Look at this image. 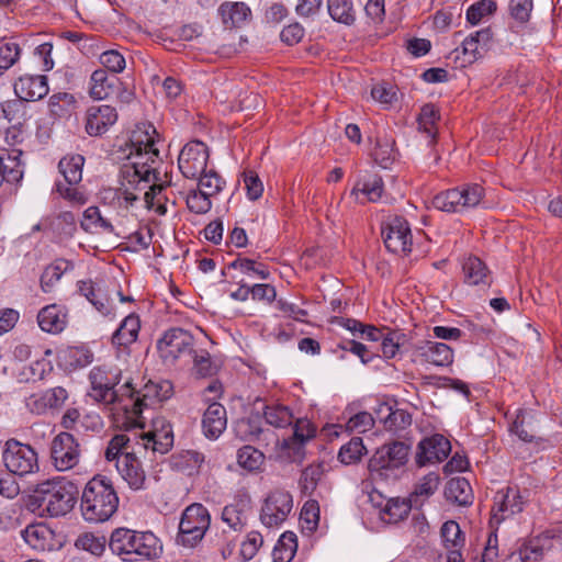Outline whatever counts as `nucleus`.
<instances>
[{
  "label": "nucleus",
  "instance_id": "obj_1",
  "mask_svg": "<svg viewBox=\"0 0 562 562\" xmlns=\"http://www.w3.org/2000/svg\"><path fill=\"white\" fill-rule=\"evenodd\" d=\"M151 169H144L142 162H125L121 168V187L115 190L113 200L115 204L124 210L135 207L137 203L144 201L147 209L155 206V196L160 194L164 184L161 172Z\"/></svg>",
  "mask_w": 562,
  "mask_h": 562
},
{
  "label": "nucleus",
  "instance_id": "obj_2",
  "mask_svg": "<svg viewBox=\"0 0 562 562\" xmlns=\"http://www.w3.org/2000/svg\"><path fill=\"white\" fill-rule=\"evenodd\" d=\"M78 495V487L71 481L64 477L46 480L38 483L30 495L29 507L41 515L60 517L74 509Z\"/></svg>",
  "mask_w": 562,
  "mask_h": 562
},
{
  "label": "nucleus",
  "instance_id": "obj_3",
  "mask_svg": "<svg viewBox=\"0 0 562 562\" xmlns=\"http://www.w3.org/2000/svg\"><path fill=\"white\" fill-rule=\"evenodd\" d=\"M122 372L115 367H94L89 373L91 384L88 395L95 402L113 405V409L123 412L126 417L127 407L133 404V387L130 382L116 387Z\"/></svg>",
  "mask_w": 562,
  "mask_h": 562
},
{
  "label": "nucleus",
  "instance_id": "obj_4",
  "mask_svg": "<svg viewBox=\"0 0 562 562\" xmlns=\"http://www.w3.org/2000/svg\"><path fill=\"white\" fill-rule=\"evenodd\" d=\"M119 496L111 479L98 474L86 484L80 502V510L88 522L108 521L117 510Z\"/></svg>",
  "mask_w": 562,
  "mask_h": 562
},
{
  "label": "nucleus",
  "instance_id": "obj_5",
  "mask_svg": "<svg viewBox=\"0 0 562 562\" xmlns=\"http://www.w3.org/2000/svg\"><path fill=\"white\" fill-rule=\"evenodd\" d=\"M109 548L126 561L155 560L162 553V543L151 531H137L125 527L112 531Z\"/></svg>",
  "mask_w": 562,
  "mask_h": 562
},
{
  "label": "nucleus",
  "instance_id": "obj_6",
  "mask_svg": "<svg viewBox=\"0 0 562 562\" xmlns=\"http://www.w3.org/2000/svg\"><path fill=\"white\" fill-rule=\"evenodd\" d=\"M158 137L159 135L150 122L136 124L128 139L131 153L127 156V162H143L144 169H151V165L154 171L161 172L162 161L159 157V149L156 147Z\"/></svg>",
  "mask_w": 562,
  "mask_h": 562
},
{
  "label": "nucleus",
  "instance_id": "obj_7",
  "mask_svg": "<svg viewBox=\"0 0 562 562\" xmlns=\"http://www.w3.org/2000/svg\"><path fill=\"white\" fill-rule=\"evenodd\" d=\"M409 447L401 441L383 445L370 458L368 469L372 480H396L408 460Z\"/></svg>",
  "mask_w": 562,
  "mask_h": 562
},
{
  "label": "nucleus",
  "instance_id": "obj_8",
  "mask_svg": "<svg viewBox=\"0 0 562 562\" xmlns=\"http://www.w3.org/2000/svg\"><path fill=\"white\" fill-rule=\"evenodd\" d=\"M485 190L481 184L467 183L435 195L432 204L448 213H463L476 207L483 200Z\"/></svg>",
  "mask_w": 562,
  "mask_h": 562
},
{
  "label": "nucleus",
  "instance_id": "obj_9",
  "mask_svg": "<svg viewBox=\"0 0 562 562\" xmlns=\"http://www.w3.org/2000/svg\"><path fill=\"white\" fill-rule=\"evenodd\" d=\"M211 516L206 507L194 503L189 505L182 513L177 542L184 547H195L210 528Z\"/></svg>",
  "mask_w": 562,
  "mask_h": 562
},
{
  "label": "nucleus",
  "instance_id": "obj_10",
  "mask_svg": "<svg viewBox=\"0 0 562 562\" xmlns=\"http://www.w3.org/2000/svg\"><path fill=\"white\" fill-rule=\"evenodd\" d=\"M172 394V385L168 381L161 383L148 382L143 390L135 392L133 389V404L127 407L126 418L123 425L127 428L143 427L142 412L144 407L160 403Z\"/></svg>",
  "mask_w": 562,
  "mask_h": 562
},
{
  "label": "nucleus",
  "instance_id": "obj_11",
  "mask_svg": "<svg viewBox=\"0 0 562 562\" xmlns=\"http://www.w3.org/2000/svg\"><path fill=\"white\" fill-rule=\"evenodd\" d=\"M2 461L7 470L15 475L24 476L38 471V454L29 443H23L15 438L4 442Z\"/></svg>",
  "mask_w": 562,
  "mask_h": 562
},
{
  "label": "nucleus",
  "instance_id": "obj_12",
  "mask_svg": "<svg viewBox=\"0 0 562 562\" xmlns=\"http://www.w3.org/2000/svg\"><path fill=\"white\" fill-rule=\"evenodd\" d=\"M134 440L136 446L145 452L150 451L154 456L166 454L173 446L172 426L164 417H157L153 419L151 429L138 436L135 435Z\"/></svg>",
  "mask_w": 562,
  "mask_h": 562
},
{
  "label": "nucleus",
  "instance_id": "obj_13",
  "mask_svg": "<svg viewBox=\"0 0 562 562\" xmlns=\"http://www.w3.org/2000/svg\"><path fill=\"white\" fill-rule=\"evenodd\" d=\"M385 248L398 256H408L413 247L409 223L403 216H392L382 227Z\"/></svg>",
  "mask_w": 562,
  "mask_h": 562
},
{
  "label": "nucleus",
  "instance_id": "obj_14",
  "mask_svg": "<svg viewBox=\"0 0 562 562\" xmlns=\"http://www.w3.org/2000/svg\"><path fill=\"white\" fill-rule=\"evenodd\" d=\"M194 338L182 328L167 330L157 342L160 358L167 364H173L178 359L190 356L193 351Z\"/></svg>",
  "mask_w": 562,
  "mask_h": 562
},
{
  "label": "nucleus",
  "instance_id": "obj_15",
  "mask_svg": "<svg viewBox=\"0 0 562 562\" xmlns=\"http://www.w3.org/2000/svg\"><path fill=\"white\" fill-rule=\"evenodd\" d=\"M293 508V497L285 490H274L268 494L260 512L261 522L269 528L282 525Z\"/></svg>",
  "mask_w": 562,
  "mask_h": 562
},
{
  "label": "nucleus",
  "instance_id": "obj_16",
  "mask_svg": "<svg viewBox=\"0 0 562 562\" xmlns=\"http://www.w3.org/2000/svg\"><path fill=\"white\" fill-rule=\"evenodd\" d=\"M207 146L201 140H191L183 146L178 157V167L187 179H198L209 161Z\"/></svg>",
  "mask_w": 562,
  "mask_h": 562
},
{
  "label": "nucleus",
  "instance_id": "obj_17",
  "mask_svg": "<svg viewBox=\"0 0 562 562\" xmlns=\"http://www.w3.org/2000/svg\"><path fill=\"white\" fill-rule=\"evenodd\" d=\"M50 458L58 471L75 468L80 460V449L77 439L69 432L58 434L52 441Z\"/></svg>",
  "mask_w": 562,
  "mask_h": 562
},
{
  "label": "nucleus",
  "instance_id": "obj_18",
  "mask_svg": "<svg viewBox=\"0 0 562 562\" xmlns=\"http://www.w3.org/2000/svg\"><path fill=\"white\" fill-rule=\"evenodd\" d=\"M139 452L140 448L133 447L131 453H125L115 463L120 476L133 491L146 487V472L137 456Z\"/></svg>",
  "mask_w": 562,
  "mask_h": 562
},
{
  "label": "nucleus",
  "instance_id": "obj_19",
  "mask_svg": "<svg viewBox=\"0 0 562 562\" xmlns=\"http://www.w3.org/2000/svg\"><path fill=\"white\" fill-rule=\"evenodd\" d=\"M451 451L450 441L442 435L436 434L423 439L417 447L416 463L424 467L443 461Z\"/></svg>",
  "mask_w": 562,
  "mask_h": 562
},
{
  "label": "nucleus",
  "instance_id": "obj_20",
  "mask_svg": "<svg viewBox=\"0 0 562 562\" xmlns=\"http://www.w3.org/2000/svg\"><path fill=\"white\" fill-rule=\"evenodd\" d=\"M522 510V501L519 491L507 487L506 491H498L494 497L492 507L491 525H499L509 516Z\"/></svg>",
  "mask_w": 562,
  "mask_h": 562
},
{
  "label": "nucleus",
  "instance_id": "obj_21",
  "mask_svg": "<svg viewBox=\"0 0 562 562\" xmlns=\"http://www.w3.org/2000/svg\"><path fill=\"white\" fill-rule=\"evenodd\" d=\"M117 121L116 109L102 104L92 105L86 112V132L90 136H101Z\"/></svg>",
  "mask_w": 562,
  "mask_h": 562
},
{
  "label": "nucleus",
  "instance_id": "obj_22",
  "mask_svg": "<svg viewBox=\"0 0 562 562\" xmlns=\"http://www.w3.org/2000/svg\"><path fill=\"white\" fill-rule=\"evenodd\" d=\"M69 398V391L64 386H54L37 394H32L26 400V406L37 415L48 409H59Z\"/></svg>",
  "mask_w": 562,
  "mask_h": 562
},
{
  "label": "nucleus",
  "instance_id": "obj_23",
  "mask_svg": "<svg viewBox=\"0 0 562 562\" xmlns=\"http://www.w3.org/2000/svg\"><path fill=\"white\" fill-rule=\"evenodd\" d=\"M14 93L21 101L34 102L43 99L49 91L44 75H24L14 82Z\"/></svg>",
  "mask_w": 562,
  "mask_h": 562
},
{
  "label": "nucleus",
  "instance_id": "obj_24",
  "mask_svg": "<svg viewBox=\"0 0 562 562\" xmlns=\"http://www.w3.org/2000/svg\"><path fill=\"white\" fill-rule=\"evenodd\" d=\"M384 191L382 178L376 173H366L361 176L355 183L350 198L356 203L366 204L368 202H376L381 199Z\"/></svg>",
  "mask_w": 562,
  "mask_h": 562
},
{
  "label": "nucleus",
  "instance_id": "obj_25",
  "mask_svg": "<svg viewBox=\"0 0 562 562\" xmlns=\"http://www.w3.org/2000/svg\"><path fill=\"white\" fill-rule=\"evenodd\" d=\"M493 38L491 29H482L465 37L461 45L463 64H473L488 50Z\"/></svg>",
  "mask_w": 562,
  "mask_h": 562
},
{
  "label": "nucleus",
  "instance_id": "obj_26",
  "mask_svg": "<svg viewBox=\"0 0 562 562\" xmlns=\"http://www.w3.org/2000/svg\"><path fill=\"white\" fill-rule=\"evenodd\" d=\"M68 313L66 307L50 304L43 307L37 315V323L42 330L49 334L61 333L67 325Z\"/></svg>",
  "mask_w": 562,
  "mask_h": 562
},
{
  "label": "nucleus",
  "instance_id": "obj_27",
  "mask_svg": "<svg viewBox=\"0 0 562 562\" xmlns=\"http://www.w3.org/2000/svg\"><path fill=\"white\" fill-rule=\"evenodd\" d=\"M54 536V531L44 522L31 524L22 531L25 542L38 552L53 549Z\"/></svg>",
  "mask_w": 562,
  "mask_h": 562
},
{
  "label": "nucleus",
  "instance_id": "obj_28",
  "mask_svg": "<svg viewBox=\"0 0 562 562\" xmlns=\"http://www.w3.org/2000/svg\"><path fill=\"white\" fill-rule=\"evenodd\" d=\"M226 424L225 407L217 402L210 404L202 418L203 434L210 439H216L225 430Z\"/></svg>",
  "mask_w": 562,
  "mask_h": 562
},
{
  "label": "nucleus",
  "instance_id": "obj_29",
  "mask_svg": "<svg viewBox=\"0 0 562 562\" xmlns=\"http://www.w3.org/2000/svg\"><path fill=\"white\" fill-rule=\"evenodd\" d=\"M375 415L390 431L404 430L412 424V416L407 411L393 408L387 403L379 404Z\"/></svg>",
  "mask_w": 562,
  "mask_h": 562
},
{
  "label": "nucleus",
  "instance_id": "obj_30",
  "mask_svg": "<svg viewBox=\"0 0 562 562\" xmlns=\"http://www.w3.org/2000/svg\"><path fill=\"white\" fill-rule=\"evenodd\" d=\"M417 351L425 362L436 367H447L453 361V350L445 342L426 341Z\"/></svg>",
  "mask_w": 562,
  "mask_h": 562
},
{
  "label": "nucleus",
  "instance_id": "obj_31",
  "mask_svg": "<svg viewBox=\"0 0 562 562\" xmlns=\"http://www.w3.org/2000/svg\"><path fill=\"white\" fill-rule=\"evenodd\" d=\"M218 14L225 29L240 27L251 16V10L245 2H223Z\"/></svg>",
  "mask_w": 562,
  "mask_h": 562
},
{
  "label": "nucleus",
  "instance_id": "obj_32",
  "mask_svg": "<svg viewBox=\"0 0 562 562\" xmlns=\"http://www.w3.org/2000/svg\"><path fill=\"white\" fill-rule=\"evenodd\" d=\"M463 281L469 285L488 286L492 283L487 266L475 256H470L462 263Z\"/></svg>",
  "mask_w": 562,
  "mask_h": 562
},
{
  "label": "nucleus",
  "instance_id": "obj_33",
  "mask_svg": "<svg viewBox=\"0 0 562 562\" xmlns=\"http://www.w3.org/2000/svg\"><path fill=\"white\" fill-rule=\"evenodd\" d=\"M249 507V499H237L223 508L222 520L234 531H243L247 525Z\"/></svg>",
  "mask_w": 562,
  "mask_h": 562
},
{
  "label": "nucleus",
  "instance_id": "obj_34",
  "mask_svg": "<svg viewBox=\"0 0 562 562\" xmlns=\"http://www.w3.org/2000/svg\"><path fill=\"white\" fill-rule=\"evenodd\" d=\"M140 329L139 316L132 313L127 315L112 336V344L117 347H128L138 338Z\"/></svg>",
  "mask_w": 562,
  "mask_h": 562
},
{
  "label": "nucleus",
  "instance_id": "obj_35",
  "mask_svg": "<svg viewBox=\"0 0 562 562\" xmlns=\"http://www.w3.org/2000/svg\"><path fill=\"white\" fill-rule=\"evenodd\" d=\"M445 496L448 501L459 506L470 505L473 501L471 485L464 477L451 479L446 485Z\"/></svg>",
  "mask_w": 562,
  "mask_h": 562
},
{
  "label": "nucleus",
  "instance_id": "obj_36",
  "mask_svg": "<svg viewBox=\"0 0 562 562\" xmlns=\"http://www.w3.org/2000/svg\"><path fill=\"white\" fill-rule=\"evenodd\" d=\"M81 227L90 234H114V226L108 218L101 215L97 206H89L83 212Z\"/></svg>",
  "mask_w": 562,
  "mask_h": 562
},
{
  "label": "nucleus",
  "instance_id": "obj_37",
  "mask_svg": "<svg viewBox=\"0 0 562 562\" xmlns=\"http://www.w3.org/2000/svg\"><path fill=\"white\" fill-rule=\"evenodd\" d=\"M440 484V476L436 472H430L423 476L415 485L414 491L411 493V502L415 507H420L435 492Z\"/></svg>",
  "mask_w": 562,
  "mask_h": 562
},
{
  "label": "nucleus",
  "instance_id": "obj_38",
  "mask_svg": "<svg viewBox=\"0 0 562 562\" xmlns=\"http://www.w3.org/2000/svg\"><path fill=\"white\" fill-rule=\"evenodd\" d=\"M116 78H110L105 69H97L90 77V97L94 100H103L109 98L113 91Z\"/></svg>",
  "mask_w": 562,
  "mask_h": 562
},
{
  "label": "nucleus",
  "instance_id": "obj_39",
  "mask_svg": "<svg viewBox=\"0 0 562 562\" xmlns=\"http://www.w3.org/2000/svg\"><path fill=\"white\" fill-rule=\"evenodd\" d=\"M83 165L85 157L79 154L66 155L60 159L58 169L67 184L76 186L81 181Z\"/></svg>",
  "mask_w": 562,
  "mask_h": 562
},
{
  "label": "nucleus",
  "instance_id": "obj_40",
  "mask_svg": "<svg viewBox=\"0 0 562 562\" xmlns=\"http://www.w3.org/2000/svg\"><path fill=\"white\" fill-rule=\"evenodd\" d=\"M229 269L239 270L251 279L269 280L270 270L267 265L254 259L238 256L234 261L228 265Z\"/></svg>",
  "mask_w": 562,
  "mask_h": 562
},
{
  "label": "nucleus",
  "instance_id": "obj_41",
  "mask_svg": "<svg viewBox=\"0 0 562 562\" xmlns=\"http://www.w3.org/2000/svg\"><path fill=\"white\" fill-rule=\"evenodd\" d=\"M74 269V263L67 259H56L52 265L47 266L41 276V288L44 292H50L61 276Z\"/></svg>",
  "mask_w": 562,
  "mask_h": 562
},
{
  "label": "nucleus",
  "instance_id": "obj_42",
  "mask_svg": "<svg viewBox=\"0 0 562 562\" xmlns=\"http://www.w3.org/2000/svg\"><path fill=\"white\" fill-rule=\"evenodd\" d=\"M535 415L526 409H518L510 426V431L525 442H532L536 439L533 428Z\"/></svg>",
  "mask_w": 562,
  "mask_h": 562
},
{
  "label": "nucleus",
  "instance_id": "obj_43",
  "mask_svg": "<svg viewBox=\"0 0 562 562\" xmlns=\"http://www.w3.org/2000/svg\"><path fill=\"white\" fill-rule=\"evenodd\" d=\"M263 417L267 424L274 428H285L294 422V416L290 407L282 404L266 405Z\"/></svg>",
  "mask_w": 562,
  "mask_h": 562
},
{
  "label": "nucleus",
  "instance_id": "obj_44",
  "mask_svg": "<svg viewBox=\"0 0 562 562\" xmlns=\"http://www.w3.org/2000/svg\"><path fill=\"white\" fill-rule=\"evenodd\" d=\"M133 447H136V440L132 439L130 436L125 434L115 435L109 442L104 457L108 461H115L124 456L125 453H131Z\"/></svg>",
  "mask_w": 562,
  "mask_h": 562
},
{
  "label": "nucleus",
  "instance_id": "obj_45",
  "mask_svg": "<svg viewBox=\"0 0 562 562\" xmlns=\"http://www.w3.org/2000/svg\"><path fill=\"white\" fill-rule=\"evenodd\" d=\"M79 424L87 428L91 427L92 429H99L101 427L100 417L98 415H86L81 418L80 412L75 407L68 408L60 420V425L65 429H77Z\"/></svg>",
  "mask_w": 562,
  "mask_h": 562
},
{
  "label": "nucleus",
  "instance_id": "obj_46",
  "mask_svg": "<svg viewBox=\"0 0 562 562\" xmlns=\"http://www.w3.org/2000/svg\"><path fill=\"white\" fill-rule=\"evenodd\" d=\"M327 9L333 20L351 25L356 21V11L351 0H327Z\"/></svg>",
  "mask_w": 562,
  "mask_h": 562
},
{
  "label": "nucleus",
  "instance_id": "obj_47",
  "mask_svg": "<svg viewBox=\"0 0 562 562\" xmlns=\"http://www.w3.org/2000/svg\"><path fill=\"white\" fill-rule=\"evenodd\" d=\"M440 536L443 547L447 550L462 549L465 543V536L462 532L459 524L454 520L443 522L440 528Z\"/></svg>",
  "mask_w": 562,
  "mask_h": 562
},
{
  "label": "nucleus",
  "instance_id": "obj_48",
  "mask_svg": "<svg viewBox=\"0 0 562 562\" xmlns=\"http://www.w3.org/2000/svg\"><path fill=\"white\" fill-rule=\"evenodd\" d=\"M204 456L194 450H184L175 457V465L187 475L199 473Z\"/></svg>",
  "mask_w": 562,
  "mask_h": 562
},
{
  "label": "nucleus",
  "instance_id": "obj_49",
  "mask_svg": "<svg viewBox=\"0 0 562 562\" xmlns=\"http://www.w3.org/2000/svg\"><path fill=\"white\" fill-rule=\"evenodd\" d=\"M265 454L252 446H244L237 452L239 467L249 472L259 471L265 463Z\"/></svg>",
  "mask_w": 562,
  "mask_h": 562
},
{
  "label": "nucleus",
  "instance_id": "obj_50",
  "mask_svg": "<svg viewBox=\"0 0 562 562\" xmlns=\"http://www.w3.org/2000/svg\"><path fill=\"white\" fill-rule=\"evenodd\" d=\"M440 119L439 110L436 105L428 103L425 104L418 114L419 130L425 132L428 136L435 137L437 134V123Z\"/></svg>",
  "mask_w": 562,
  "mask_h": 562
},
{
  "label": "nucleus",
  "instance_id": "obj_51",
  "mask_svg": "<svg viewBox=\"0 0 562 562\" xmlns=\"http://www.w3.org/2000/svg\"><path fill=\"white\" fill-rule=\"evenodd\" d=\"M324 474L322 464H310L301 473L299 485L305 495H312Z\"/></svg>",
  "mask_w": 562,
  "mask_h": 562
},
{
  "label": "nucleus",
  "instance_id": "obj_52",
  "mask_svg": "<svg viewBox=\"0 0 562 562\" xmlns=\"http://www.w3.org/2000/svg\"><path fill=\"white\" fill-rule=\"evenodd\" d=\"M196 180V189L211 198L217 195L225 186V180L212 169L205 170Z\"/></svg>",
  "mask_w": 562,
  "mask_h": 562
},
{
  "label": "nucleus",
  "instance_id": "obj_53",
  "mask_svg": "<svg viewBox=\"0 0 562 562\" xmlns=\"http://www.w3.org/2000/svg\"><path fill=\"white\" fill-rule=\"evenodd\" d=\"M412 507H415L411 498H391L384 507V514L389 516L390 522H397L409 514Z\"/></svg>",
  "mask_w": 562,
  "mask_h": 562
},
{
  "label": "nucleus",
  "instance_id": "obj_54",
  "mask_svg": "<svg viewBox=\"0 0 562 562\" xmlns=\"http://www.w3.org/2000/svg\"><path fill=\"white\" fill-rule=\"evenodd\" d=\"M53 371L52 362L47 359H38L25 367L20 373L23 381H41Z\"/></svg>",
  "mask_w": 562,
  "mask_h": 562
},
{
  "label": "nucleus",
  "instance_id": "obj_55",
  "mask_svg": "<svg viewBox=\"0 0 562 562\" xmlns=\"http://www.w3.org/2000/svg\"><path fill=\"white\" fill-rule=\"evenodd\" d=\"M372 157L382 168H387L395 159L394 140L379 138L372 151Z\"/></svg>",
  "mask_w": 562,
  "mask_h": 562
},
{
  "label": "nucleus",
  "instance_id": "obj_56",
  "mask_svg": "<svg viewBox=\"0 0 562 562\" xmlns=\"http://www.w3.org/2000/svg\"><path fill=\"white\" fill-rule=\"evenodd\" d=\"M75 98L68 92H58L49 97L48 108L52 115L61 117L67 114L75 104Z\"/></svg>",
  "mask_w": 562,
  "mask_h": 562
},
{
  "label": "nucleus",
  "instance_id": "obj_57",
  "mask_svg": "<svg viewBox=\"0 0 562 562\" xmlns=\"http://www.w3.org/2000/svg\"><path fill=\"white\" fill-rule=\"evenodd\" d=\"M211 196L198 189H191L186 198V203L190 212L194 214H205L212 209Z\"/></svg>",
  "mask_w": 562,
  "mask_h": 562
},
{
  "label": "nucleus",
  "instance_id": "obj_58",
  "mask_svg": "<svg viewBox=\"0 0 562 562\" xmlns=\"http://www.w3.org/2000/svg\"><path fill=\"white\" fill-rule=\"evenodd\" d=\"M366 451L362 439L360 437H353L350 441L344 445L338 453V459L345 464H351L357 462Z\"/></svg>",
  "mask_w": 562,
  "mask_h": 562
},
{
  "label": "nucleus",
  "instance_id": "obj_59",
  "mask_svg": "<svg viewBox=\"0 0 562 562\" xmlns=\"http://www.w3.org/2000/svg\"><path fill=\"white\" fill-rule=\"evenodd\" d=\"M21 56V48L14 42L0 43V76L10 69Z\"/></svg>",
  "mask_w": 562,
  "mask_h": 562
},
{
  "label": "nucleus",
  "instance_id": "obj_60",
  "mask_svg": "<svg viewBox=\"0 0 562 562\" xmlns=\"http://www.w3.org/2000/svg\"><path fill=\"white\" fill-rule=\"evenodd\" d=\"M497 9V4L494 0H481L467 10V20L475 25L480 23L483 18L493 14Z\"/></svg>",
  "mask_w": 562,
  "mask_h": 562
},
{
  "label": "nucleus",
  "instance_id": "obj_61",
  "mask_svg": "<svg viewBox=\"0 0 562 562\" xmlns=\"http://www.w3.org/2000/svg\"><path fill=\"white\" fill-rule=\"evenodd\" d=\"M405 335L403 333L386 328V334L381 342L383 356L386 359L394 358L398 353L400 347L403 345Z\"/></svg>",
  "mask_w": 562,
  "mask_h": 562
},
{
  "label": "nucleus",
  "instance_id": "obj_62",
  "mask_svg": "<svg viewBox=\"0 0 562 562\" xmlns=\"http://www.w3.org/2000/svg\"><path fill=\"white\" fill-rule=\"evenodd\" d=\"M316 428L306 418H299L294 423L292 437L284 439L285 446H290V442L305 443L307 440L315 436Z\"/></svg>",
  "mask_w": 562,
  "mask_h": 562
},
{
  "label": "nucleus",
  "instance_id": "obj_63",
  "mask_svg": "<svg viewBox=\"0 0 562 562\" xmlns=\"http://www.w3.org/2000/svg\"><path fill=\"white\" fill-rule=\"evenodd\" d=\"M105 538L97 537L91 532L80 535L76 540V547L89 551L93 555H101L105 550Z\"/></svg>",
  "mask_w": 562,
  "mask_h": 562
},
{
  "label": "nucleus",
  "instance_id": "obj_64",
  "mask_svg": "<svg viewBox=\"0 0 562 562\" xmlns=\"http://www.w3.org/2000/svg\"><path fill=\"white\" fill-rule=\"evenodd\" d=\"M100 64L105 70L113 74H120L125 69L126 61L124 56L116 49L103 52L99 57Z\"/></svg>",
  "mask_w": 562,
  "mask_h": 562
}]
</instances>
